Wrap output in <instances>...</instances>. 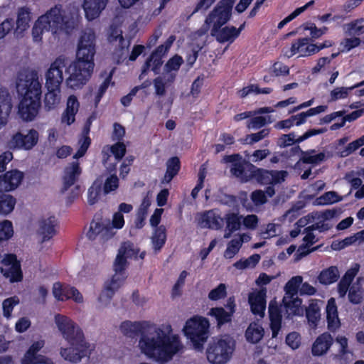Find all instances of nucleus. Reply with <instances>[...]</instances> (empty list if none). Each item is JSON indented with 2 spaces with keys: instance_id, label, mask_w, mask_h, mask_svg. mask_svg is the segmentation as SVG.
<instances>
[{
  "instance_id": "obj_1",
  "label": "nucleus",
  "mask_w": 364,
  "mask_h": 364,
  "mask_svg": "<svg viewBox=\"0 0 364 364\" xmlns=\"http://www.w3.org/2000/svg\"><path fill=\"white\" fill-rule=\"evenodd\" d=\"M147 326L146 321H124L120 324V331L127 337L132 338L141 335L139 346L141 351L150 358L168 360L180 348V341L177 336H170L161 329L157 332L156 338H149L144 335Z\"/></svg>"
},
{
  "instance_id": "obj_2",
  "label": "nucleus",
  "mask_w": 364,
  "mask_h": 364,
  "mask_svg": "<svg viewBox=\"0 0 364 364\" xmlns=\"http://www.w3.org/2000/svg\"><path fill=\"white\" fill-rule=\"evenodd\" d=\"M96 37L92 29H85L80 36L76 60L67 68L66 85L72 90L82 88L91 77L94 68L96 53Z\"/></svg>"
},
{
  "instance_id": "obj_3",
  "label": "nucleus",
  "mask_w": 364,
  "mask_h": 364,
  "mask_svg": "<svg viewBox=\"0 0 364 364\" xmlns=\"http://www.w3.org/2000/svg\"><path fill=\"white\" fill-rule=\"evenodd\" d=\"M16 88L19 97L18 114L23 120L31 122L36 119L41 106L42 85L37 72L20 73Z\"/></svg>"
},
{
  "instance_id": "obj_4",
  "label": "nucleus",
  "mask_w": 364,
  "mask_h": 364,
  "mask_svg": "<svg viewBox=\"0 0 364 364\" xmlns=\"http://www.w3.org/2000/svg\"><path fill=\"white\" fill-rule=\"evenodd\" d=\"M55 322L63 338L70 345L60 349V355L65 360L77 363L90 355V343L86 341L82 330L73 320L58 314L55 316Z\"/></svg>"
},
{
  "instance_id": "obj_5",
  "label": "nucleus",
  "mask_w": 364,
  "mask_h": 364,
  "mask_svg": "<svg viewBox=\"0 0 364 364\" xmlns=\"http://www.w3.org/2000/svg\"><path fill=\"white\" fill-rule=\"evenodd\" d=\"M73 26L74 21L70 23L61 7L55 6L35 21L32 28V38L34 42L40 43L46 31L58 34L64 30L68 32V29Z\"/></svg>"
},
{
  "instance_id": "obj_6",
  "label": "nucleus",
  "mask_w": 364,
  "mask_h": 364,
  "mask_svg": "<svg viewBox=\"0 0 364 364\" xmlns=\"http://www.w3.org/2000/svg\"><path fill=\"white\" fill-rule=\"evenodd\" d=\"M248 172H250L251 180H255L261 186H267L265 193L269 198L275 195L274 186L282 184L288 176L287 171L284 170H267L263 168H258L252 164L248 165Z\"/></svg>"
},
{
  "instance_id": "obj_7",
  "label": "nucleus",
  "mask_w": 364,
  "mask_h": 364,
  "mask_svg": "<svg viewBox=\"0 0 364 364\" xmlns=\"http://www.w3.org/2000/svg\"><path fill=\"white\" fill-rule=\"evenodd\" d=\"M209 320L199 315L188 318L183 326V331L193 347L201 350L209 337Z\"/></svg>"
},
{
  "instance_id": "obj_8",
  "label": "nucleus",
  "mask_w": 364,
  "mask_h": 364,
  "mask_svg": "<svg viewBox=\"0 0 364 364\" xmlns=\"http://www.w3.org/2000/svg\"><path fill=\"white\" fill-rule=\"evenodd\" d=\"M127 257H125L121 252H118L114 262V270L115 274L112 276L110 281L105 282L104 289L98 298L100 301L105 300L106 301L109 302L115 292L122 285L127 278L125 272L127 265Z\"/></svg>"
},
{
  "instance_id": "obj_9",
  "label": "nucleus",
  "mask_w": 364,
  "mask_h": 364,
  "mask_svg": "<svg viewBox=\"0 0 364 364\" xmlns=\"http://www.w3.org/2000/svg\"><path fill=\"white\" fill-rule=\"evenodd\" d=\"M235 349V343L225 338H213L206 349L208 360L211 364H225L232 357Z\"/></svg>"
},
{
  "instance_id": "obj_10",
  "label": "nucleus",
  "mask_w": 364,
  "mask_h": 364,
  "mask_svg": "<svg viewBox=\"0 0 364 364\" xmlns=\"http://www.w3.org/2000/svg\"><path fill=\"white\" fill-rule=\"evenodd\" d=\"M127 146L120 141L113 144H107L101 150V162L107 172L117 170V164L125 156Z\"/></svg>"
},
{
  "instance_id": "obj_11",
  "label": "nucleus",
  "mask_w": 364,
  "mask_h": 364,
  "mask_svg": "<svg viewBox=\"0 0 364 364\" xmlns=\"http://www.w3.org/2000/svg\"><path fill=\"white\" fill-rule=\"evenodd\" d=\"M233 0H222L205 20V23L215 31L225 25L231 16Z\"/></svg>"
},
{
  "instance_id": "obj_12",
  "label": "nucleus",
  "mask_w": 364,
  "mask_h": 364,
  "mask_svg": "<svg viewBox=\"0 0 364 364\" xmlns=\"http://www.w3.org/2000/svg\"><path fill=\"white\" fill-rule=\"evenodd\" d=\"M68 61L63 57L56 58L45 73L46 88H60L63 80V70L67 73Z\"/></svg>"
},
{
  "instance_id": "obj_13",
  "label": "nucleus",
  "mask_w": 364,
  "mask_h": 364,
  "mask_svg": "<svg viewBox=\"0 0 364 364\" xmlns=\"http://www.w3.org/2000/svg\"><path fill=\"white\" fill-rule=\"evenodd\" d=\"M53 294L58 301H64L72 299L77 303L83 301L82 294L75 287L63 285L60 282L54 283Z\"/></svg>"
},
{
  "instance_id": "obj_14",
  "label": "nucleus",
  "mask_w": 364,
  "mask_h": 364,
  "mask_svg": "<svg viewBox=\"0 0 364 364\" xmlns=\"http://www.w3.org/2000/svg\"><path fill=\"white\" fill-rule=\"evenodd\" d=\"M23 173L18 170H11L0 176V193L16 189L21 183Z\"/></svg>"
},
{
  "instance_id": "obj_15",
  "label": "nucleus",
  "mask_w": 364,
  "mask_h": 364,
  "mask_svg": "<svg viewBox=\"0 0 364 364\" xmlns=\"http://www.w3.org/2000/svg\"><path fill=\"white\" fill-rule=\"evenodd\" d=\"M200 224L203 228L218 230L223 227L224 218L221 216L219 209H211L201 214Z\"/></svg>"
},
{
  "instance_id": "obj_16",
  "label": "nucleus",
  "mask_w": 364,
  "mask_h": 364,
  "mask_svg": "<svg viewBox=\"0 0 364 364\" xmlns=\"http://www.w3.org/2000/svg\"><path fill=\"white\" fill-rule=\"evenodd\" d=\"M266 294L267 289L265 288H262L259 291L249 294L248 301L253 314L259 316H264L266 309Z\"/></svg>"
},
{
  "instance_id": "obj_17",
  "label": "nucleus",
  "mask_w": 364,
  "mask_h": 364,
  "mask_svg": "<svg viewBox=\"0 0 364 364\" xmlns=\"http://www.w3.org/2000/svg\"><path fill=\"white\" fill-rule=\"evenodd\" d=\"M11 109V95L6 87L0 86V129L7 123Z\"/></svg>"
},
{
  "instance_id": "obj_18",
  "label": "nucleus",
  "mask_w": 364,
  "mask_h": 364,
  "mask_svg": "<svg viewBox=\"0 0 364 364\" xmlns=\"http://www.w3.org/2000/svg\"><path fill=\"white\" fill-rule=\"evenodd\" d=\"M288 57L298 54L299 56L306 57L316 54L314 43H311L307 38L298 39L294 42L289 50Z\"/></svg>"
},
{
  "instance_id": "obj_19",
  "label": "nucleus",
  "mask_w": 364,
  "mask_h": 364,
  "mask_svg": "<svg viewBox=\"0 0 364 364\" xmlns=\"http://www.w3.org/2000/svg\"><path fill=\"white\" fill-rule=\"evenodd\" d=\"M333 343V338L328 332L320 334L313 343L311 353L314 356L325 355Z\"/></svg>"
},
{
  "instance_id": "obj_20",
  "label": "nucleus",
  "mask_w": 364,
  "mask_h": 364,
  "mask_svg": "<svg viewBox=\"0 0 364 364\" xmlns=\"http://www.w3.org/2000/svg\"><path fill=\"white\" fill-rule=\"evenodd\" d=\"M82 173L80 164L77 161L72 162L64 169V175L63 176V186L61 191L64 193L68 191L77 181Z\"/></svg>"
},
{
  "instance_id": "obj_21",
  "label": "nucleus",
  "mask_w": 364,
  "mask_h": 364,
  "mask_svg": "<svg viewBox=\"0 0 364 364\" xmlns=\"http://www.w3.org/2000/svg\"><path fill=\"white\" fill-rule=\"evenodd\" d=\"M107 3L108 0H84L82 8L86 18L92 21L98 18Z\"/></svg>"
},
{
  "instance_id": "obj_22",
  "label": "nucleus",
  "mask_w": 364,
  "mask_h": 364,
  "mask_svg": "<svg viewBox=\"0 0 364 364\" xmlns=\"http://www.w3.org/2000/svg\"><path fill=\"white\" fill-rule=\"evenodd\" d=\"M173 39L169 38L167 42L159 46L156 50L153 53L150 58L146 61L144 67L145 71L146 69H151L153 71L156 72L157 70L162 65V56L171 47Z\"/></svg>"
},
{
  "instance_id": "obj_23",
  "label": "nucleus",
  "mask_w": 364,
  "mask_h": 364,
  "mask_svg": "<svg viewBox=\"0 0 364 364\" xmlns=\"http://www.w3.org/2000/svg\"><path fill=\"white\" fill-rule=\"evenodd\" d=\"M327 327L331 332H336L341 327L338 309L333 298L328 299L326 308Z\"/></svg>"
},
{
  "instance_id": "obj_24",
  "label": "nucleus",
  "mask_w": 364,
  "mask_h": 364,
  "mask_svg": "<svg viewBox=\"0 0 364 364\" xmlns=\"http://www.w3.org/2000/svg\"><path fill=\"white\" fill-rule=\"evenodd\" d=\"M243 27L244 25L239 28L234 26H225L215 31H211V34L220 43H232L239 36Z\"/></svg>"
},
{
  "instance_id": "obj_25",
  "label": "nucleus",
  "mask_w": 364,
  "mask_h": 364,
  "mask_svg": "<svg viewBox=\"0 0 364 364\" xmlns=\"http://www.w3.org/2000/svg\"><path fill=\"white\" fill-rule=\"evenodd\" d=\"M269 317L272 338H277L282 328V315L280 307L277 304L270 302L269 305Z\"/></svg>"
},
{
  "instance_id": "obj_26",
  "label": "nucleus",
  "mask_w": 364,
  "mask_h": 364,
  "mask_svg": "<svg viewBox=\"0 0 364 364\" xmlns=\"http://www.w3.org/2000/svg\"><path fill=\"white\" fill-rule=\"evenodd\" d=\"M80 108V102L75 95H70L67 100L66 108L61 116V122L67 125L72 124Z\"/></svg>"
},
{
  "instance_id": "obj_27",
  "label": "nucleus",
  "mask_w": 364,
  "mask_h": 364,
  "mask_svg": "<svg viewBox=\"0 0 364 364\" xmlns=\"http://www.w3.org/2000/svg\"><path fill=\"white\" fill-rule=\"evenodd\" d=\"M43 344L40 341L34 342L26 352L22 360V364L46 363L47 358L38 354V352L43 348Z\"/></svg>"
},
{
  "instance_id": "obj_28",
  "label": "nucleus",
  "mask_w": 364,
  "mask_h": 364,
  "mask_svg": "<svg viewBox=\"0 0 364 364\" xmlns=\"http://www.w3.org/2000/svg\"><path fill=\"white\" fill-rule=\"evenodd\" d=\"M58 225V221L55 216H50L46 219H43L39 225V233L43 236V242L51 239L55 234V227Z\"/></svg>"
},
{
  "instance_id": "obj_29",
  "label": "nucleus",
  "mask_w": 364,
  "mask_h": 364,
  "mask_svg": "<svg viewBox=\"0 0 364 364\" xmlns=\"http://www.w3.org/2000/svg\"><path fill=\"white\" fill-rule=\"evenodd\" d=\"M31 20V11L27 8H21L17 14L16 28L14 34L16 37H21L28 28Z\"/></svg>"
},
{
  "instance_id": "obj_30",
  "label": "nucleus",
  "mask_w": 364,
  "mask_h": 364,
  "mask_svg": "<svg viewBox=\"0 0 364 364\" xmlns=\"http://www.w3.org/2000/svg\"><path fill=\"white\" fill-rule=\"evenodd\" d=\"M242 216L235 213H228L225 215L224 220L226 223V230L224 234L225 238H229L232 234L239 230L242 225Z\"/></svg>"
},
{
  "instance_id": "obj_31",
  "label": "nucleus",
  "mask_w": 364,
  "mask_h": 364,
  "mask_svg": "<svg viewBox=\"0 0 364 364\" xmlns=\"http://www.w3.org/2000/svg\"><path fill=\"white\" fill-rule=\"evenodd\" d=\"M180 169L181 161L178 156H172L168 159L166 161V170L161 183H169L178 175Z\"/></svg>"
},
{
  "instance_id": "obj_32",
  "label": "nucleus",
  "mask_w": 364,
  "mask_h": 364,
  "mask_svg": "<svg viewBox=\"0 0 364 364\" xmlns=\"http://www.w3.org/2000/svg\"><path fill=\"white\" fill-rule=\"evenodd\" d=\"M339 271L336 266H331L323 269L318 276V280L321 284H331L338 279Z\"/></svg>"
},
{
  "instance_id": "obj_33",
  "label": "nucleus",
  "mask_w": 364,
  "mask_h": 364,
  "mask_svg": "<svg viewBox=\"0 0 364 364\" xmlns=\"http://www.w3.org/2000/svg\"><path fill=\"white\" fill-rule=\"evenodd\" d=\"M250 164V162H247L245 160L243 161H240L238 163H234L231 165L230 172L242 182H247L251 180L250 172L247 171Z\"/></svg>"
},
{
  "instance_id": "obj_34",
  "label": "nucleus",
  "mask_w": 364,
  "mask_h": 364,
  "mask_svg": "<svg viewBox=\"0 0 364 364\" xmlns=\"http://www.w3.org/2000/svg\"><path fill=\"white\" fill-rule=\"evenodd\" d=\"M109 41L110 42L118 41L119 44L122 46L121 54L119 56L117 62L119 63L122 60L127 54V48L129 46L128 42L125 41L122 36V31L118 28H111L109 35Z\"/></svg>"
},
{
  "instance_id": "obj_35",
  "label": "nucleus",
  "mask_w": 364,
  "mask_h": 364,
  "mask_svg": "<svg viewBox=\"0 0 364 364\" xmlns=\"http://www.w3.org/2000/svg\"><path fill=\"white\" fill-rule=\"evenodd\" d=\"M282 302L289 315H300L302 300L297 296H292V298L291 296H284Z\"/></svg>"
},
{
  "instance_id": "obj_36",
  "label": "nucleus",
  "mask_w": 364,
  "mask_h": 364,
  "mask_svg": "<svg viewBox=\"0 0 364 364\" xmlns=\"http://www.w3.org/2000/svg\"><path fill=\"white\" fill-rule=\"evenodd\" d=\"M166 242V229L164 225L155 228L151 237V242L155 252H159Z\"/></svg>"
},
{
  "instance_id": "obj_37",
  "label": "nucleus",
  "mask_w": 364,
  "mask_h": 364,
  "mask_svg": "<svg viewBox=\"0 0 364 364\" xmlns=\"http://www.w3.org/2000/svg\"><path fill=\"white\" fill-rule=\"evenodd\" d=\"M306 317L309 326L316 328L321 318L320 308L316 303H311L306 309Z\"/></svg>"
},
{
  "instance_id": "obj_38",
  "label": "nucleus",
  "mask_w": 364,
  "mask_h": 364,
  "mask_svg": "<svg viewBox=\"0 0 364 364\" xmlns=\"http://www.w3.org/2000/svg\"><path fill=\"white\" fill-rule=\"evenodd\" d=\"M264 336L263 328L257 323L250 324L245 332V337L248 342L257 343Z\"/></svg>"
},
{
  "instance_id": "obj_39",
  "label": "nucleus",
  "mask_w": 364,
  "mask_h": 364,
  "mask_svg": "<svg viewBox=\"0 0 364 364\" xmlns=\"http://www.w3.org/2000/svg\"><path fill=\"white\" fill-rule=\"evenodd\" d=\"M209 315L216 319L217 325L220 327L232 321V315L226 311L223 307H213L209 311Z\"/></svg>"
},
{
  "instance_id": "obj_40",
  "label": "nucleus",
  "mask_w": 364,
  "mask_h": 364,
  "mask_svg": "<svg viewBox=\"0 0 364 364\" xmlns=\"http://www.w3.org/2000/svg\"><path fill=\"white\" fill-rule=\"evenodd\" d=\"M39 138H11L9 146L13 149L29 150L38 141Z\"/></svg>"
},
{
  "instance_id": "obj_41",
  "label": "nucleus",
  "mask_w": 364,
  "mask_h": 364,
  "mask_svg": "<svg viewBox=\"0 0 364 364\" xmlns=\"http://www.w3.org/2000/svg\"><path fill=\"white\" fill-rule=\"evenodd\" d=\"M1 272L11 283L20 282L23 279L21 266L1 267Z\"/></svg>"
},
{
  "instance_id": "obj_42",
  "label": "nucleus",
  "mask_w": 364,
  "mask_h": 364,
  "mask_svg": "<svg viewBox=\"0 0 364 364\" xmlns=\"http://www.w3.org/2000/svg\"><path fill=\"white\" fill-rule=\"evenodd\" d=\"M302 282L303 278L301 276H295L291 278L285 284L284 296H291V298H292V296H297Z\"/></svg>"
},
{
  "instance_id": "obj_43",
  "label": "nucleus",
  "mask_w": 364,
  "mask_h": 364,
  "mask_svg": "<svg viewBox=\"0 0 364 364\" xmlns=\"http://www.w3.org/2000/svg\"><path fill=\"white\" fill-rule=\"evenodd\" d=\"M47 92L45 95V105L52 109L57 106L60 102V88H46Z\"/></svg>"
},
{
  "instance_id": "obj_44",
  "label": "nucleus",
  "mask_w": 364,
  "mask_h": 364,
  "mask_svg": "<svg viewBox=\"0 0 364 364\" xmlns=\"http://www.w3.org/2000/svg\"><path fill=\"white\" fill-rule=\"evenodd\" d=\"M16 198L11 195L0 193V214L6 215L14 208Z\"/></svg>"
},
{
  "instance_id": "obj_45",
  "label": "nucleus",
  "mask_w": 364,
  "mask_h": 364,
  "mask_svg": "<svg viewBox=\"0 0 364 364\" xmlns=\"http://www.w3.org/2000/svg\"><path fill=\"white\" fill-rule=\"evenodd\" d=\"M259 254H253L247 259H240L233 265L237 269H245L247 268H254L260 260Z\"/></svg>"
},
{
  "instance_id": "obj_46",
  "label": "nucleus",
  "mask_w": 364,
  "mask_h": 364,
  "mask_svg": "<svg viewBox=\"0 0 364 364\" xmlns=\"http://www.w3.org/2000/svg\"><path fill=\"white\" fill-rule=\"evenodd\" d=\"M355 87H338L332 90L329 95V102H335L348 97L349 93Z\"/></svg>"
},
{
  "instance_id": "obj_47",
  "label": "nucleus",
  "mask_w": 364,
  "mask_h": 364,
  "mask_svg": "<svg viewBox=\"0 0 364 364\" xmlns=\"http://www.w3.org/2000/svg\"><path fill=\"white\" fill-rule=\"evenodd\" d=\"M107 173L110 176L106 178L103 185V192L105 194H108L117 190L119 187V178L117 176V171Z\"/></svg>"
},
{
  "instance_id": "obj_48",
  "label": "nucleus",
  "mask_w": 364,
  "mask_h": 364,
  "mask_svg": "<svg viewBox=\"0 0 364 364\" xmlns=\"http://www.w3.org/2000/svg\"><path fill=\"white\" fill-rule=\"evenodd\" d=\"M363 114H364V108L360 109L359 110H355V111L351 112L350 114L340 118L339 122L334 123L331 127H329V128L332 130L339 129L345 124L346 122L354 121L356 119L361 117Z\"/></svg>"
},
{
  "instance_id": "obj_49",
  "label": "nucleus",
  "mask_w": 364,
  "mask_h": 364,
  "mask_svg": "<svg viewBox=\"0 0 364 364\" xmlns=\"http://www.w3.org/2000/svg\"><path fill=\"white\" fill-rule=\"evenodd\" d=\"M341 198L335 191H328L316 198V204L325 205L340 201Z\"/></svg>"
},
{
  "instance_id": "obj_50",
  "label": "nucleus",
  "mask_w": 364,
  "mask_h": 364,
  "mask_svg": "<svg viewBox=\"0 0 364 364\" xmlns=\"http://www.w3.org/2000/svg\"><path fill=\"white\" fill-rule=\"evenodd\" d=\"M314 4V1H310L304 6H301L295 9L291 14L284 18L282 21L278 23L277 28L279 29H282L286 24L292 21L294 18L297 17L304 11H306L309 6H312Z\"/></svg>"
},
{
  "instance_id": "obj_51",
  "label": "nucleus",
  "mask_w": 364,
  "mask_h": 364,
  "mask_svg": "<svg viewBox=\"0 0 364 364\" xmlns=\"http://www.w3.org/2000/svg\"><path fill=\"white\" fill-rule=\"evenodd\" d=\"M14 234L13 225L9 220L0 223V245L2 242L10 239Z\"/></svg>"
},
{
  "instance_id": "obj_52",
  "label": "nucleus",
  "mask_w": 364,
  "mask_h": 364,
  "mask_svg": "<svg viewBox=\"0 0 364 364\" xmlns=\"http://www.w3.org/2000/svg\"><path fill=\"white\" fill-rule=\"evenodd\" d=\"M183 60L182 57L175 55L173 57L170 58L164 67L165 73L168 75V73H171L172 72H177L182 65Z\"/></svg>"
},
{
  "instance_id": "obj_53",
  "label": "nucleus",
  "mask_w": 364,
  "mask_h": 364,
  "mask_svg": "<svg viewBox=\"0 0 364 364\" xmlns=\"http://www.w3.org/2000/svg\"><path fill=\"white\" fill-rule=\"evenodd\" d=\"M119 251L127 257V258L138 259L139 249L135 248L134 244L130 242H124L120 247Z\"/></svg>"
},
{
  "instance_id": "obj_54",
  "label": "nucleus",
  "mask_w": 364,
  "mask_h": 364,
  "mask_svg": "<svg viewBox=\"0 0 364 364\" xmlns=\"http://www.w3.org/2000/svg\"><path fill=\"white\" fill-rule=\"evenodd\" d=\"M242 243V240L241 239H232L230 240L225 252V257L229 259L233 257L239 252Z\"/></svg>"
},
{
  "instance_id": "obj_55",
  "label": "nucleus",
  "mask_w": 364,
  "mask_h": 364,
  "mask_svg": "<svg viewBox=\"0 0 364 364\" xmlns=\"http://www.w3.org/2000/svg\"><path fill=\"white\" fill-rule=\"evenodd\" d=\"M268 196L265 191L257 189L252 191L250 194V199L253 204L256 206L262 205L267 202Z\"/></svg>"
},
{
  "instance_id": "obj_56",
  "label": "nucleus",
  "mask_w": 364,
  "mask_h": 364,
  "mask_svg": "<svg viewBox=\"0 0 364 364\" xmlns=\"http://www.w3.org/2000/svg\"><path fill=\"white\" fill-rule=\"evenodd\" d=\"M301 161L304 164H318L325 159V154L320 152L316 154H311L309 153H305L301 157Z\"/></svg>"
},
{
  "instance_id": "obj_57",
  "label": "nucleus",
  "mask_w": 364,
  "mask_h": 364,
  "mask_svg": "<svg viewBox=\"0 0 364 364\" xmlns=\"http://www.w3.org/2000/svg\"><path fill=\"white\" fill-rule=\"evenodd\" d=\"M18 299L16 297L6 299L2 304L4 316L9 318L11 316L14 306L18 304Z\"/></svg>"
},
{
  "instance_id": "obj_58",
  "label": "nucleus",
  "mask_w": 364,
  "mask_h": 364,
  "mask_svg": "<svg viewBox=\"0 0 364 364\" xmlns=\"http://www.w3.org/2000/svg\"><path fill=\"white\" fill-rule=\"evenodd\" d=\"M350 34L360 35L364 33V18L358 19L346 26Z\"/></svg>"
},
{
  "instance_id": "obj_59",
  "label": "nucleus",
  "mask_w": 364,
  "mask_h": 364,
  "mask_svg": "<svg viewBox=\"0 0 364 364\" xmlns=\"http://www.w3.org/2000/svg\"><path fill=\"white\" fill-rule=\"evenodd\" d=\"M269 74L275 76H284L289 74V68L281 62H275L269 68Z\"/></svg>"
},
{
  "instance_id": "obj_60",
  "label": "nucleus",
  "mask_w": 364,
  "mask_h": 364,
  "mask_svg": "<svg viewBox=\"0 0 364 364\" xmlns=\"http://www.w3.org/2000/svg\"><path fill=\"white\" fill-rule=\"evenodd\" d=\"M304 30L309 31V34L313 38H318L322 36L325 35L328 31V28L323 26L322 28H317L314 23H306L304 27Z\"/></svg>"
},
{
  "instance_id": "obj_61",
  "label": "nucleus",
  "mask_w": 364,
  "mask_h": 364,
  "mask_svg": "<svg viewBox=\"0 0 364 364\" xmlns=\"http://www.w3.org/2000/svg\"><path fill=\"white\" fill-rule=\"evenodd\" d=\"M227 295L226 286L223 283H220L217 287L212 289L208 294V298L211 301H218L225 298Z\"/></svg>"
},
{
  "instance_id": "obj_62",
  "label": "nucleus",
  "mask_w": 364,
  "mask_h": 364,
  "mask_svg": "<svg viewBox=\"0 0 364 364\" xmlns=\"http://www.w3.org/2000/svg\"><path fill=\"white\" fill-rule=\"evenodd\" d=\"M102 187L101 185H96L94 183L89 189H88V203L90 205H94L96 203L101 195Z\"/></svg>"
},
{
  "instance_id": "obj_63",
  "label": "nucleus",
  "mask_w": 364,
  "mask_h": 364,
  "mask_svg": "<svg viewBox=\"0 0 364 364\" xmlns=\"http://www.w3.org/2000/svg\"><path fill=\"white\" fill-rule=\"evenodd\" d=\"M78 144L80 147L73 156V158L76 159L82 157L86 154L91 144V138H80Z\"/></svg>"
},
{
  "instance_id": "obj_64",
  "label": "nucleus",
  "mask_w": 364,
  "mask_h": 364,
  "mask_svg": "<svg viewBox=\"0 0 364 364\" xmlns=\"http://www.w3.org/2000/svg\"><path fill=\"white\" fill-rule=\"evenodd\" d=\"M360 43V41L357 37L346 38L341 43V50L342 52H348L352 48L359 46Z\"/></svg>"
}]
</instances>
